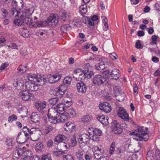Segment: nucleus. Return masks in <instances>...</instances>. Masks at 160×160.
<instances>
[{"label":"nucleus","instance_id":"18","mask_svg":"<svg viewBox=\"0 0 160 160\" xmlns=\"http://www.w3.org/2000/svg\"><path fill=\"white\" fill-rule=\"evenodd\" d=\"M110 75L113 79L117 80L120 76V73L119 70L117 69H113L110 72Z\"/></svg>","mask_w":160,"mask_h":160},{"label":"nucleus","instance_id":"60","mask_svg":"<svg viewBox=\"0 0 160 160\" xmlns=\"http://www.w3.org/2000/svg\"><path fill=\"white\" fill-rule=\"evenodd\" d=\"M141 41L138 40L137 41L135 44V47L138 49H142V47L140 43Z\"/></svg>","mask_w":160,"mask_h":160},{"label":"nucleus","instance_id":"37","mask_svg":"<svg viewBox=\"0 0 160 160\" xmlns=\"http://www.w3.org/2000/svg\"><path fill=\"white\" fill-rule=\"evenodd\" d=\"M79 11L81 14H85L87 12V6L86 4L81 5L79 8Z\"/></svg>","mask_w":160,"mask_h":160},{"label":"nucleus","instance_id":"9","mask_svg":"<svg viewBox=\"0 0 160 160\" xmlns=\"http://www.w3.org/2000/svg\"><path fill=\"white\" fill-rule=\"evenodd\" d=\"M35 81H28L25 83V87L28 90L31 91H37L39 87L38 85L35 84Z\"/></svg>","mask_w":160,"mask_h":160},{"label":"nucleus","instance_id":"19","mask_svg":"<svg viewBox=\"0 0 160 160\" xmlns=\"http://www.w3.org/2000/svg\"><path fill=\"white\" fill-rule=\"evenodd\" d=\"M26 148L25 147H19L16 148V150L15 151V153H17L19 157H21V158H23V154L25 150H26Z\"/></svg>","mask_w":160,"mask_h":160},{"label":"nucleus","instance_id":"32","mask_svg":"<svg viewBox=\"0 0 160 160\" xmlns=\"http://www.w3.org/2000/svg\"><path fill=\"white\" fill-rule=\"evenodd\" d=\"M65 126L70 132L72 131L75 128V125L71 122H66Z\"/></svg>","mask_w":160,"mask_h":160},{"label":"nucleus","instance_id":"50","mask_svg":"<svg viewBox=\"0 0 160 160\" xmlns=\"http://www.w3.org/2000/svg\"><path fill=\"white\" fill-rule=\"evenodd\" d=\"M102 153V151H99L97 152H94V155L95 158L96 159H99L102 156H101V154Z\"/></svg>","mask_w":160,"mask_h":160},{"label":"nucleus","instance_id":"41","mask_svg":"<svg viewBox=\"0 0 160 160\" xmlns=\"http://www.w3.org/2000/svg\"><path fill=\"white\" fill-rule=\"evenodd\" d=\"M27 66L24 65H21L18 69V72L19 73L22 74L25 72L27 70Z\"/></svg>","mask_w":160,"mask_h":160},{"label":"nucleus","instance_id":"17","mask_svg":"<svg viewBox=\"0 0 160 160\" xmlns=\"http://www.w3.org/2000/svg\"><path fill=\"white\" fill-rule=\"evenodd\" d=\"M96 118L103 125H108L109 123L108 122V117H105L104 115H99L97 116Z\"/></svg>","mask_w":160,"mask_h":160},{"label":"nucleus","instance_id":"10","mask_svg":"<svg viewBox=\"0 0 160 160\" xmlns=\"http://www.w3.org/2000/svg\"><path fill=\"white\" fill-rule=\"evenodd\" d=\"M46 20L48 25L51 24L53 26H56L58 22V18L57 15H51Z\"/></svg>","mask_w":160,"mask_h":160},{"label":"nucleus","instance_id":"58","mask_svg":"<svg viewBox=\"0 0 160 160\" xmlns=\"http://www.w3.org/2000/svg\"><path fill=\"white\" fill-rule=\"evenodd\" d=\"M58 101V98H51L49 100V103L52 105H55L57 103Z\"/></svg>","mask_w":160,"mask_h":160},{"label":"nucleus","instance_id":"3","mask_svg":"<svg viewBox=\"0 0 160 160\" xmlns=\"http://www.w3.org/2000/svg\"><path fill=\"white\" fill-rule=\"evenodd\" d=\"M132 135L139 138L140 141H147L149 138L147 133L144 130V127H139L134 132H132Z\"/></svg>","mask_w":160,"mask_h":160},{"label":"nucleus","instance_id":"31","mask_svg":"<svg viewBox=\"0 0 160 160\" xmlns=\"http://www.w3.org/2000/svg\"><path fill=\"white\" fill-rule=\"evenodd\" d=\"M54 129V128L52 126L47 125L45 127L44 133L45 135H47L52 132Z\"/></svg>","mask_w":160,"mask_h":160},{"label":"nucleus","instance_id":"14","mask_svg":"<svg viewBox=\"0 0 160 160\" xmlns=\"http://www.w3.org/2000/svg\"><path fill=\"white\" fill-rule=\"evenodd\" d=\"M35 106L38 110L42 113L43 114L45 112L44 110L46 107V102L45 101L38 102L36 103Z\"/></svg>","mask_w":160,"mask_h":160},{"label":"nucleus","instance_id":"64","mask_svg":"<svg viewBox=\"0 0 160 160\" xmlns=\"http://www.w3.org/2000/svg\"><path fill=\"white\" fill-rule=\"evenodd\" d=\"M127 160H137L136 156L134 154L130 156L127 158Z\"/></svg>","mask_w":160,"mask_h":160},{"label":"nucleus","instance_id":"51","mask_svg":"<svg viewBox=\"0 0 160 160\" xmlns=\"http://www.w3.org/2000/svg\"><path fill=\"white\" fill-rule=\"evenodd\" d=\"M115 142H112L111 144V146H110L109 150L110 153L111 154H112L115 151Z\"/></svg>","mask_w":160,"mask_h":160},{"label":"nucleus","instance_id":"4","mask_svg":"<svg viewBox=\"0 0 160 160\" xmlns=\"http://www.w3.org/2000/svg\"><path fill=\"white\" fill-rule=\"evenodd\" d=\"M107 82V79L104 75L99 74L95 75L92 79L94 84L98 86L102 85Z\"/></svg>","mask_w":160,"mask_h":160},{"label":"nucleus","instance_id":"53","mask_svg":"<svg viewBox=\"0 0 160 160\" xmlns=\"http://www.w3.org/2000/svg\"><path fill=\"white\" fill-rule=\"evenodd\" d=\"M109 56L113 60H116L118 58V55L114 52L109 53Z\"/></svg>","mask_w":160,"mask_h":160},{"label":"nucleus","instance_id":"21","mask_svg":"<svg viewBox=\"0 0 160 160\" xmlns=\"http://www.w3.org/2000/svg\"><path fill=\"white\" fill-rule=\"evenodd\" d=\"M92 119V117L88 114L82 117L81 121L84 124H87L91 122Z\"/></svg>","mask_w":160,"mask_h":160},{"label":"nucleus","instance_id":"46","mask_svg":"<svg viewBox=\"0 0 160 160\" xmlns=\"http://www.w3.org/2000/svg\"><path fill=\"white\" fill-rule=\"evenodd\" d=\"M37 78V75L35 74H30L28 75V79L29 81H35L33 80L35 79L36 80Z\"/></svg>","mask_w":160,"mask_h":160},{"label":"nucleus","instance_id":"34","mask_svg":"<svg viewBox=\"0 0 160 160\" xmlns=\"http://www.w3.org/2000/svg\"><path fill=\"white\" fill-rule=\"evenodd\" d=\"M102 62H103V65H105V68H107L108 66H111L113 65L112 62L107 58H103L102 59Z\"/></svg>","mask_w":160,"mask_h":160},{"label":"nucleus","instance_id":"27","mask_svg":"<svg viewBox=\"0 0 160 160\" xmlns=\"http://www.w3.org/2000/svg\"><path fill=\"white\" fill-rule=\"evenodd\" d=\"M125 151V148L124 146H121L117 148L116 151V154L119 157H121Z\"/></svg>","mask_w":160,"mask_h":160},{"label":"nucleus","instance_id":"13","mask_svg":"<svg viewBox=\"0 0 160 160\" xmlns=\"http://www.w3.org/2000/svg\"><path fill=\"white\" fill-rule=\"evenodd\" d=\"M77 90L79 93L84 94L87 91V87L83 82L81 81L77 83Z\"/></svg>","mask_w":160,"mask_h":160},{"label":"nucleus","instance_id":"61","mask_svg":"<svg viewBox=\"0 0 160 160\" xmlns=\"http://www.w3.org/2000/svg\"><path fill=\"white\" fill-rule=\"evenodd\" d=\"M158 36L156 35H153L151 38L152 41V43L153 44H157V41L158 39Z\"/></svg>","mask_w":160,"mask_h":160},{"label":"nucleus","instance_id":"52","mask_svg":"<svg viewBox=\"0 0 160 160\" xmlns=\"http://www.w3.org/2000/svg\"><path fill=\"white\" fill-rule=\"evenodd\" d=\"M76 154L79 160L82 159L83 154L82 151L81 150H78L77 152H76Z\"/></svg>","mask_w":160,"mask_h":160},{"label":"nucleus","instance_id":"57","mask_svg":"<svg viewBox=\"0 0 160 160\" xmlns=\"http://www.w3.org/2000/svg\"><path fill=\"white\" fill-rule=\"evenodd\" d=\"M1 11L3 17L4 18H6L8 17V12L6 9L4 8H2L1 9Z\"/></svg>","mask_w":160,"mask_h":160},{"label":"nucleus","instance_id":"56","mask_svg":"<svg viewBox=\"0 0 160 160\" xmlns=\"http://www.w3.org/2000/svg\"><path fill=\"white\" fill-rule=\"evenodd\" d=\"M102 134L101 131L98 129L95 128L92 135L100 136Z\"/></svg>","mask_w":160,"mask_h":160},{"label":"nucleus","instance_id":"54","mask_svg":"<svg viewBox=\"0 0 160 160\" xmlns=\"http://www.w3.org/2000/svg\"><path fill=\"white\" fill-rule=\"evenodd\" d=\"M62 158L63 160H74L73 157L70 154L64 155Z\"/></svg>","mask_w":160,"mask_h":160},{"label":"nucleus","instance_id":"1","mask_svg":"<svg viewBox=\"0 0 160 160\" xmlns=\"http://www.w3.org/2000/svg\"><path fill=\"white\" fill-rule=\"evenodd\" d=\"M22 131L24 133L25 138L22 142H20V143H23L27 142L30 138L32 141H37L40 136L39 131L38 128H32L29 129L25 126L23 127Z\"/></svg>","mask_w":160,"mask_h":160},{"label":"nucleus","instance_id":"38","mask_svg":"<svg viewBox=\"0 0 160 160\" xmlns=\"http://www.w3.org/2000/svg\"><path fill=\"white\" fill-rule=\"evenodd\" d=\"M58 117L55 116V117H51L48 118L49 122L52 123L56 124L59 122V119H58Z\"/></svg>","mask_w":160,"mask_h":160},{"label":"nucleus","instance_id":"24","mask_svg":"<svg viewBox=\"0 0 160 160\" xmlns=\"http://www.w3.org/2000/svg\"><path fill=\"white\" fill-rule=\"evenodd\" d=\"M18 110L19 113L21 114V117L23 118L27 116L28 111L25 107L19 108Z\"/></svg>","mask_w":160,"mask_h":160},{"label":"nucleus","instance_id":"5","mask_svg":"<svg viewBox=\"0 0 160 160\" xmlns=\"http://www.w3.org/2000/svg\"><path fill=\"white\" fill-rule=\"evenodd\" d=\"M118 114V116L122 119H123L125 123L124 125H126V126H124L125 127L127 128V126L129 124V116L128 114L126 112L125 110L122 107L119 108Z\"/></svg>","mask_w":160,"mask_h":160},{"label":"nucleus","instance_id":"20","mask_svg":"<svg viewBox=\"0 0 160 160\" xmlns=\"http://www.w3.org/2000/svg\"><path fill=\"white\" fill-rule=\"evenodd\" d=\"M35 23L36 24V25L33 24L32 23L31 25H29L30 26L32 27H43L48 25V23L47 22L46 20L45 21H37L35 22Z\"/></svg>","mask_w":160,"mask_h":160},{"label":"nucleus","instance_id":"25","mask_svg":"<svg viewBox=\"0 0 160 160\" xmlns=\"http://www.w3.org/2000/svg\"><path fill=\"white\" fill-rule=\"evenodd\" d=\"M74 74L79 75V78L81 79L84 78V71L81 69H78L75 70L74 72Z\"/></svg>","mask_w":160,"mask_h":160},{"label":"nucleus","instance_id":"29","mask_svg":"<svg viewBox=\"0 0 160 160\" xmlns=\"http://www.w3.org/2000/svg\"><path fill=\"white\" fill-rule=\"evenodd\" d=\"M22 13V12H20L19 11L14 8L11 9L10 11V14L14 17L18 16L19 17L20 16V15Z\"/></svg>","mask_w":160,"mask_h":160},{"label":"nucleus","instance_id":"39","mask_svg":"<svg viewBox=\"0 0 160 160\" xmlns=\"http://www.w3.org/2000/svg\"><path fill=\"white\" fill-rule=\"evenodd\" d=\"M125 94L124 93H120L119 92L118 94L116 95L117 99L118 101L121 102L124 99Z\"/></svg>","mask_w":160,"mask_h":160},{"label":"nucleus","instance_id":"2","mask_svg":"<svg viewBox=\"0 0 160 160\" xmlns=\"http://www.w3.org/2000/svg\"><path fill=\"white\" fill-rule=\"evenodd\" d=\"M32 12L29 9H26L22 12L19 18L15 19L14 24L18 26L24 25L25 24L31 25L32 23V20L30 18Z\"/></svg>","mask_w":160,"mask_h":160},{"label":"nucleus","instance_id":"49","mask_svg":"<svg viewBox=\"0 0 160 160\" xmlns=\"http://www.w3.org/2000/svg\"><path fill=\"white\" fill-rule=\"evenodd\" d=\"M92 66L90 63H87L83 65L84 71L91 70Z\"/></svg>","mask_w":160,"mask_h":160},{"label":"nucleus","instance_id":"6","mask_svg":"<svg viewBox=\"0 0 160 160\" xmlns=\"http://www.w3.org/2000/svg\"><path fill=\"white\" fill-rule=\"evenodd\" d=\"M121 124L116 120L113 121L112 123L111 128L113 132L116 134H119L123 132V129Z\"/></svg>","mask_w":160,"mask_h":160},{"label":"nucleus","instance_id":"62","mask_svg":"<svg viewBox=\"0 0 160 160\" xmlns=\"http://www.w3.org/2000/svg\"><path fill=\"white\" fill-rule=\"evenodd\" d=\"M64 153V151H57L54 152V155L57 156H59L63 154Z\"/></svg>","mask_w":160,"mask_h":160},{"label":"nucleus","instance_id":"44","mask_svg":"<svg viewBox=\"0 0 160 160\" xmlns=\"http://www.w3.org/2000/svg\"><path fill=\"white\" fill-rule=\"evenodd\" d=\"M84 78H91L93 74V72L91 70L84 71Z\"/></svg>","mask_w":160,"mask_h":160},{"label":"nucleus","instance_id":"23","mask_svg":"<svg viewBox=\"0 0 160 160\" xmlns=\"http://www.w3.org/2000/svg\"><path fill=\"white\" fill-rule=\"evenodd\" d=\"M66 139V138L64 135L62 134H58L55 138L54 141L55 142L60 143L64 142Z\"/></svg>","mask_w":160,"mask_h":160},{"label":"nucleus","instance_id":"36","mask_svg":"<svg viewBox=\"0 0 160 160\" xmlns=\"http://www.w3.org/2000/svg\"><path fill=\"white\" fill-rule=\"evenodd\" d=\"M69 118H73L76 115L75 111L73 108H70L69 109L67 112H66Z\"/></svg>","mask_w":160,"mask_h":160},{"label":"nucleus","instance_id":"55","mask_svg":"<svg viewBox=\"0 0 160 160\" xmlns=\"http://www.w3.org/2000/svg\"><path fill=\"white\" fill-rule=\"evenodd\" d=\"M13 139L12 138H8L6 142V144L8 146H12L14 144Z\"/></svg>","mask_w":160,"mask_h":160},{"label":"nucleus","instance_id":"40","mask_svg":"<svg viewBox=\"0 0 160 160\" xmlns=\"http://www.w3.org/2000/svg\"><path fill=\"white\" fill-rule=\"evenodd\" d=\"M15 87H16L17 89H19L22 88L23 87L24 84L22 82L20 81H17L14 82V83Z\"/></svg>","mask_w":160,"mask_h":160},{"label":"nucleus","instance_id":"47","mask_svg":"<svg viewBox=\"0 0 160 160\" xmlns=\"http://www.w3.org/2000/svg\"><path fill=\"white\" fill-rule=\"evenodd\" d=\"M66 106L67 108L69 107L72 105V102H71L70 99H69V100L67 98H65L63 100V102H62Z\"/></svg>","mask_w":160,"mask_h":160},{"label":"nucleus","instance_id":"48","mask_svg":"<svg viewBox=\"0 0 160 160\" xmlns=\"http://www.w3.org/2000/svg\"><path fill=\"white\" fill-rule=\"evenodd\" d=\"M17 119V116L13 114L8 117V122H11Z\"/></svg>","mask_w":160,"mask_h":160},{"label":"nucleus","instance_id":"33","mask_svg":"<svg viewBox=\"0 0 160 160\" xmlns=\"http://www.w3.org/2000/svg\"><path fill=\"white\" fill-rule=\"evenodd\" d=\"M45 77L44 75H39L37 76V78L36 79V81L40 83L41 84H44L45 82Z\"/></svg>","mask_w":160,"mask_h":160},{"label":"nucleus","instance_id":"12","mask_svg":"<svg viewBox=\"0 0 160 160\" xmlns=\"http://www.w3.org/2000/svg\"><path fill=\"white\" fill-rule=\"evenodd\" d=\"M66 90V87L63 85L60 86L59 88H57L55 90V92L56 95L58 97L57 98H61L65 94Z\"/></svg>","mask_w":160,"mask_h":160},{"label":"nucleus","instance_id":"26","mask_svg":"<svg viewBox=\"0 0 160 160\" xmlns=\"http://www.w3.org/2000/svg\"><path fill=\"white\" fill-rule=\"evenodd\" d=\"M56 109L58 112L65 111L67 108V107L63 103H59L56 106Z\"/></svg>","mask_w":160,"mask_h":160},{"label":"nucleus","instance_id":"59","mask_svg":"<svg viewBox=\"0 0 160 160\" xmlns=\"http://www.w3.org/2000/svg\"><path fill=\"white\" fill-rule=\"evenodd\" d=\"M92 135V136L91 139L93 141L96 142H97L99 141L100 138L99 136L93 135Z\"/></svg>","mask_w":160,"mask_h":160},{"label":"nucleus","instance_id":"45","mask_svg":"<svg viewBox=\"0 0 160 160\" xmlns=\"http://www.w3.org/2000/svg\"><path fill=\"white\" fill-rule=\"evenodd\" d=\"M71 146L72 147H74L77 143V141L76 136L74 135L70 139Z\"/></svg>","mask_w":160,"mask_h":160},{"label":"nucleus","instance_id":"11","mask_svg":"<svg viewBox=\"0 0 160 160\" xmlns=\"http://www.w3.org/2000/svg\"><path fill=\"white\" fill-rule=\"evenodd\" d=\"M99 107L101 110L103 111L106 113L110 112L112 109L111 105L109 103L106 102L99 104Z\"/></svg>","mask_w":160,"mask_h":160},{"label":"nucleus","instance_id":"43","mask_svg":"<svg viewBox=\"0 0 160 160\" xmlns=\"http://www.w3.org/2000/svg\"><path fill=\"white\" fill-rule=\"evenodd\" d=\"M72 79L71 77L69 76L66 77L63 79V84H64L63 85L65 86V84H67L70 85L71 84V82L72 81Z\"/></svg>","mask_w":160,"mask_h":160},{"label":"nucleus","instance_id":"28","mask_svg":"<svg viewBox=\"0 0 160 160\" xmlns=\"http://www.w3.org/2000/svg\"><path fill=\"white\" fill-rule=\"evenodd\" d=\"M60 115V118H59V122H63L69 118V116H68L66 112L61 113Z\"/></svg>","mask_w":160,"mask_h":160},{"label":"nucleus","instance_id":"15","mask_svg":"<svg viewBox=\"0 0 160 160\" xmlns=\"http://www.w3.org/2000/svg\"><path fill=\"white\" fill-rule=\"evenodd\" d=\"M48 112L47 116L48 118L55 117V116L59 117L61 114L60 112L58 111V110L54 108L48 109Z\"/></svg>","mask_w":160,"mask_h":160},{"label":"nucleus","instance_id":"63","mask_svg":"<svg viewBox=\"0 0 160 160\" xmlns=\"http://www.w3.org/2000/svg\"><path fill=\"white\" fill-rule=\"evenodd\" d=\"M155 157L157 158V160H160V150L158 149H157L156 150Z\"/></svg>","mask_w":160,"mask_h":160},{"label":"nucleus","instance_id":"8","mask_svg":"<svg viewBox=\"0 0 160 160\" xmlns=\"http://www.w3.org/2000/svg\"><path fill=\"white\" fill-rule=\"evenodd\" d=\"M61 75L59 73L52 75H49L47 76V81L50 83H53L58 81L61 78Z\"/></svg>","mask_w":160,"mask_h":160},{"label":"nucleus","instance_id":"22","mask_svg":"<svg viewBox=\"0 0 160 160\" xmlns=\"http://www.w3.org/2000/svg\"><path fill=\"white\" fill-rule=\"evenodd\" d=\"M40 116L36 112L32 113L31 117V120L34 122H38L40 121Z\"/></svg>","mask_w":160,"mask_h":160},{"label":"nucleus","instance_id":"42","mask_svg":"<svg viewBox=\"0 0 160 160\" xmlns=\"http://www.w3.org/2000/svg\"><path fill=\"white\" fill-rule=\"evenodd\" d=\"M95 68L97 70H103L105 68V65H103V63L101 62L96 65Z\"/></svg>","mask_w":160,"mask_h":160},{"label":"nucleus","instance_id":"7","mask_svg":"<svg viewBox=\"0 0 160 160\" xmlns=\"http://www.w3.org/2000/svg\"><path fill=\"white\" fill-rule=\"evenodd\" d=\"M91 138L88 134L83 133L79 136L78 141L80 144L83 143L87 145L89 143Z\"/></svg>","mask_w":160,"mask_h":160},{"label":"nucleus","instance_id":"35","mask_svg":"<svg viewBox=\"0 0 160 160\" xmlns=\"http://www.w3.org/2000/svg\"><path fill=\"white\" fill-rule=\"evenodd\" d=\"M44 145L41 142H38L36 145V150L37 152H40L42 151Z\"/></svg>","mask_w":160,"mask_h":160},{"label":"nucleus","instance_id":"16","mask_svg":"<svg viewBox=\"0 0 160 160\" xmlns=\"http://www.w3.org/2000/svg\"><path fill=\"white\" fill-rule=\"evenodd\" d=\"M21 97L24 101H27L30 99V97L32 95L27 90H23L20 92Z\"/></svg>","mask_w":160,"mask_h":160},{"label":"nucleus","instance_id":"30","mask_svg":"<svg viewBox=\"0 0 160 160\" xmlns=\"http://www.w3.org/2000/svg\"><path fill=\"white\" fill-rule=\"evenodd\" d=\"M23 153V156L22 158L25 160V159H28L31 157L32 152L30 150L27 149L26 148V150H25Z\"/></svg>","mask_w":160,"mask_h":160}]
</instances>
